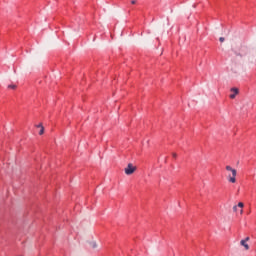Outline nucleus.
I'll list each match as a JSON object with an SVG mask.
<instances>
[{"label":"nucleus","mask_w":256,"mask_h":256,"mask_svg":"<svg viewBox=\"0 0 256 256\" xmlns=\"http://www.w3.org/2000/svg\"><path fill=\"white\" fill-rule=\"evenodd\" d=\"M37 127H40L39 135H43L45 133V127H43V124H39Z\"/></svg>","instance_id":"nucleus-6"},{"label":"nucleus","mask_w":256,"mask_h":256,"mask_svg":"<svg viewBox=\"0 0 256 256\" xmlns=\"http://www.w3.org/2000/svg\"><path fill=\"white\" fill-rule=\"evenodd\" d=\"M135 3H137L136 0H132V1H131V4H132V5H135Z\"/></svg>","instance_id":"nucleus-11"},{"label":"nucleus","mask_w":256,"mask_h":256,"mask_svg":"<svg viewBox=\"0 0 256 256\" xmlns=\"http://www.w3.org/2000/svg\"><path fill=\"white\" fill-rule=\"evenodd\" d=\"M231 92H232L233 94L230 95V99H235V97H237V95L239 94V89H237V88H232V89H231Z\"/></svg>","instance_id":"nucleus-4"},{"label":"nucleus","mask_w":256,"mask_h":256,"mask_svg":"<svg viewBox=\"0 0 256 256\" xmlns=\"http://www.w3.org/2000/svg\"><path fill=\"white\" fill-rule=\"evenodd\" d=\"M135 171H137V167L133 166L132 163H129L127 165V167L124 169V172L127 174V175H133V173H135Z\"/></svg>","instance_id":"nucleus-2"},{"label":"nucleus","mask_w":256,"mask_h":256,"mask_svg":"<svg viewBox=\"0 0 256 256\" xmlns=\"http://www.w3.org/2000/svg\"><path fill=\"white\" fill-rule=\"evenodd\" d=\"M240 245H242V247H244V249H246V251H249V244H247L246 241L241 240Z\"/></svg>","instance_id":"nucleus-5"},{"label":"nucleus","mask_w":256,"mask_h":256,"mask_svg":"<svg viewBox=\"0 0 256 256\" xmlns=\"http://www.w3.org/2000/svg\"><path fill=\"white\" fill-rule=\"evenodd\" d=\"M219 41H220V43H223V42L225 41V38L220 37V38H219Z\"/></svg>","instance_id":"nucleus-9"},{"label":"nucleus","mask_w":256,"mask_h":256,"mask_svg":"<svg viewBox=\"0 0 256 256\" xmlns=\"http://www.w3.org/2000/svg\"><path fill=\"white\" fill-rule=\"evenodd\" d=\"M226 171H230L231 174H228L229 183H237V170L231 166H226Z\"/></svg>","instance_id":"nucleus-1"},{"label":"nucleus","mask_w":256,"mask_h":256,"mask_svg":"<svg viewBox=\"0 0 256 256\" xmlns=\"http://www.w3.org/2000/svg\"><path fill=\"white\" fill-rule=\"evenodd\" d=\"M90 247H92V249H97L98 247L97 242H91Z\"/></svg>","instance_id":"nucleus-7"},{"label":"nucleus","mask_w":256,"mask_h":256,"mask_svg":"<svg viewBox=\"0 0 256 256\" xmlns=\"http://www.w3.org/2000/svg\"><path fill=\"white\" fill-rule=\"evenodd\" d=\"M237 207H239L241 209L240 210V215H243V207H245V204H243V202H239L237 206H234L233 211L235 213H237Z\"/></svg>","instance_id":"nucleus-3"},{"label":"nucleus","mask_w":256,"mask_h":256,"mask_svg":"<svg viewBox=\"0 0 256 256\" xmlns=\"http://www.w3.org/2000/svg\"><path fill=\"white\" fill-rule=\"evenodd\" d=\"M249 237H246L243 241H245L247 243V241H249Z\"/></svg>","instance_id":"nucleus-12"},{"label":"nucleus","mask_w":256,"mask_h":256,"mask_svg":"<svg viewBox=\"0 0 256 256\" xmlns=\"http://www.w3.org/2000/svg\"><path fill=\"white\" fill-rule=\"evenodd\" d=\"M246 105L249 107V105H251V102H247Z\"/></svg>","instance_id":"nucleus-13"},{"label":"nucleus","mask_w":256,"mask_h":256,"mask_svg":"<svg viewBox=\"0 0 256 256\" xmlns=\"http://www.w3.org/2000/svg\"><path fill=\"white\" fill-rule=\"evenodd\" d=\"M172 157H174V159H177V153H172Z\"/></svg>","instance_id":"nucleus-10"},{"label":"nucleus","mask_w":256,"mask_h":256,"mask_svg":"<svg viewBox=\"0 0 256 256\" xmlns=\"http://www.w3.org/2000/svg\"><path fill=\"white\" fill-rule=\"evenodd\" d=\"M8 89H17V85L11 84L8 86Z\"/></svg>","instance_id":"nucleus-8"}]
</instances>
